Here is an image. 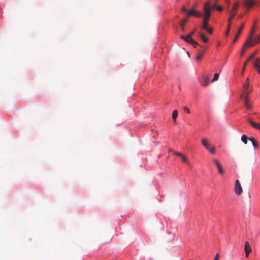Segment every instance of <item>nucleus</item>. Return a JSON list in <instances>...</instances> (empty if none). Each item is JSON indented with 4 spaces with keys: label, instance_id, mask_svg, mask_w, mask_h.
Returning <instances> with one entry per match:
<instances>
[{
    "label": "nucleus",
    "instance_id": "f257e3e1",
    "mask_svg": "<svg viewBox=\"0 0 260 260\" xmlns=\"http://www.w3.org/2000/svg\"><path fill=\"white\" fill-rule=\"evenodd\" d=\"M249 86V78H247L245 83L243 86L244 89L243 93L241 95V97L243 99V104L246 110H248L251 108V103L249 99V95L251 93V90L248 91L247 87Z\"/></svg>",
    "mask_w": 260,
    "mask_h": 260
},
{
    "label": "nucleus",
    "instance_id": "f03ea898",
    "mask_svg": "<svg viewBox=\"0 0 260 260\" xmlns=\"http://www.w3.org/2000/svg\"><path fill=\"white\" fill-rule=\"evenodd\" d=\"M238 7H239V3L238 2H236L234 4L233 7L230 10V17H229L228 20V23L232 24V20L237 14V11Z\"/></svg>",
    "mask_w": 260,
    "mask_h": 260
},
{
    "label": "nucleus",
    "instance_id": "7ed1b4c3",
    "mask_svg": "<svg viewBox=\"0 0 260 260\" xmlns=\"http://www.w3.org/2000/svg\"><path fill=\"white\" fill-rule=\"evenodd\" d=\"M211 6H210V3L208 1L206 2L204 4V17H209L210 16L211 14Z\"/></svg>",
    "mask_w": 260,
    "mask_h": 260
},
{
    "label": "nucleus",
    "instance_id": "20e7f679",
    "mask_svg": "<svg viewBox=\"0 0 260 260\" xmlns=\"http://www.w3.org/2000/svg\"><path fill=\"white\" fill-rule=\"evenodd\" d=\"M234 190L235 193L238 196L241 195L243 192L242 186L238 180H236L235 181Z\"/></svg>",
    "mask_w": 260,
    "mask_h": 260
},
{
    "label": "nucleus",
    "instance_id": "39448f33",
    "mask_svg": "<svg viewBox=\"0 0 260 260\" xmlns=\"http://www.w3.org/2000/svg\"><path fill=\"white\" fill-rule=\"evenodd\" d=\"M187 16L188 17L189 16H193L196 17H201L203 16V15L201 12L197 11L194 9H192L188 12Z\"/></svg>",
    "mask_w": 260,
    "mask_h": 260
},
{
    "label": "nucleus",
    "instance_id": "423d86ee",
    "mask_svg": "<svg viewBox=\"0 0 260 260\" xmlns=\"http://www.w3.org/2000/svg\"><path fill=\"white\" fill-rule=\"evenodd\" d=\"M256 2L254 0H245L244 2V5L249 9L252 7Z\"/></svg>",
    "mask_w": 260,
    "mask_h": 260
},
{
    "label": "nucleus",
    "instance_id": "0eeeda50",
    "mask_svg": "<svg viewBox=\"0 0 260 260\" xmlns=\"http://www.w3.org/2000/svg\"><path fill=\"white\" fill-rule=\"evenodd\" d=\"M244 250L245 252V256L246 257H248L250 253L251 252V247L248 242L245 243Z\"/></svg>",
    "mask_w": 260,
    "mask_h": 260
},
{
    "label": "nucleus",
    "instance_id": "6e6552de",
    "mask_svg": "<svg viewBox=\"0 0 260 260\" xmlns=\"http://www.w3.org/2000/svg\"><path fill=\"white\" fill-rule=\"evenodd\" d=\"M203 83L202 85L204 86H207L209 84V79L210 76L208 75H204L202 77Z\"/></svg>",
    "mask_w": 260,
    "mask_h": 260
},
{
    "label": "nucleus",
    "instance_id": "1a4fd4ad",
    "mask_svg": "<svg viewBox=\"0 0 260 260\" xmlns=\"http://www.w3.org/2000/svg\"><path fill=\"white\" fill-rule=\"evenodd\" d=\"M213 161L218 169L219 173L220 174H223V170L222 167L221 166L220 163L218 162V161L216 159H214Z\"/></svg>",
    "mask_w": 260,
    "mask_h": 260
},
{
    "label": "nucleus",
    "instance_id": "9d476101",
    "mask_svg": "<svg viewBox=\"0 0 260 260\" xmlns=\"http://www.w3.org/2000/svg\"><path fill=\"white\" fill-rule=\"evenodd\" d=\"M255 44V43H254V40H253L252 38H249L244 45H246V47L248 48L254 46Z\"/></svg>",
    "mask_w": 260,
    "mask_h": 260
},
{
    "label": "nucleus",
    "instance_id": "9b49d317",
    "mask_svg": "<svg viewBox=\"0 0 260 260\" xmlns=\"http://www.w3.org/2000/svg\"><path fill=\"white\" fill-rule=\"evenodd\" d=\"M253 64H254V66L257 72L259 73H260V59H259V58L256 59L253 62Z\"/></svg>",
    "mask_w": 260,
    "mask_h": 260
},
{
    "label": "nucleus",
    "instance_id": "f8f14e48",
    "mask_svg": "<svg viewBox=\"0 0 260 260\" xmlns=\"http://www.w3.org/2000/svg\"><path fill=\"white\" fill-rule=\"evenodd\" d=\"M248 121L249 122V123L251 124V125L257 129H258L259 126H260V123H256L255 122H254L253 120H252L250 118H248Z\"/></svg>",
    "mask_w": 260,
    "mask_h": 260
},
{
    "label": "nucleus",
    "instance_id": "ddd939ff",
    "mask_svg": "<svg viewBox=\"0 0 260 260\" xmlns=\"http://www.w3.org/2000/svg\"><path fill=\"white\" fill-rule=\"evenodd\" d=\"M248 121L249 122V123L251 124V125L257 129H258L259 126H260V123H256L255 122H254L253 120H252L250 118H248Z\"/></svg>",
    "mask_w": 260,
    "mask_h": 260
},
{
    "label": "nucleus",
    "instance_id": "4468645a",
    "mask_svg": "<svg viewBox=\"0 0 260 260\" xmlns=\"http://www.w3.org/2000/svg\"><path fill=\"white\" fill-rule=\"evenodd\" d=\"M243 27H244V24H243L241 27L239 28L237 33L236 34V36L233 40V43H235L237 40H238V39L239 38L243 29Z\"/></svg>",
    "mask_w": 260,
    "mask_h": 260
},
{
    "label": "nucleus",
    "instance_id": "2eb2a0df",
    "mask_svg": "<svg viewBox=\"0 0 260 260\" xmlns=\"http://www.w3.org/2000/svg\"><path fill=\"white\" fill-rule=\"evenodd\" d=\"M180 38L181 39L184 40L185 42L189 44H190L191 41L193 40L192 37H191L189 35H187L186 36L182 35Z\"/></svg>",
    "mask_w": 260,
    "mask_h": 260
},
{
    "label": "nucleus",
    "instance_id": "dca6fc26",
    "mask_svg": "<svg viewBox=\"0 0 260 260\" xmlns=\"http://www.w3.org/2000/svg\"><path fill=\"white\" fill-rule=\"evenodd\" d=\"M188 18V17L187 16L186 17L183 18L180 21V25L181 29L182 31L184 30V25H185V23H186V22L187 21Z\"/></svg>",
    "mask_w": 260,
    "mask_h": 260
},
{
    "label": "nucleus",
    "instance_id": "f3484780",
    "mask_svg": "<svg viewBox=\"0 0 260 260\" xmlns=\"http://www.w3.org/2000/svg\"><path fill=\"white\" fill-rule=\"evenodd\" d=\"M202 143L207 149H209L210 144L207 139L203 138L202 139Z\"/></svg>",
    "mask_w": 260,
    "mask_h": 260
},
{
    "label": "nucleus",
    "instance_id": "a211bd4d",
    "mask_svg": "<svg viewBox=\"0 0 260 260\" xmlns=\"http://www.w3.org/2000/svg\"><path fill=\"white\" fill-rule=\"evenodd\" d=\"M256 51L254 53H253L252 55H251L249 57V58L247 59V60L246 61V62H245V63L244 64L243 67L242 73L244 72L245 67L246 66V64H247V62H248V61H249L250 59H251L254 56V55L256 54Z\"/></svg>",
    "mask_w": 260,
    "mask_h": 260
},
{
    "label": "nucleus",
    "instance_id": "6ab92c4d",
    "mask_svg": "<svg viewBox=\"0 0 260 260\" xmlns=\"http://www.w3.org/2000/svg\"><path fill=\"white\" fill-rule=\"evenodd\" d=\"M203 23V28H207L208 22L209 19V17H204Z\"/></svg>",
    "mask_w": 260,
    "mask_h": 260
},
{
    "label": "nucleus",
    "instance_id": "aec40b11",
    "mask_svg": "<svg viewBox=\"0 0 260 260\" xmlns=\"http://www.w3.org/2000/svg\"><path fill=\"white\" fill-rule=\"evenodd\" d=\"M178 116V111L177 110H174L172 113V119L174 121H176V119Z\"/></svg>",
    "mask_w": 260,
    "mask_h": 260
},
{
    "label": "nucleus",
    "instance_id": "412c9836",
    "mask_svg": "<svg viewBox=\"0 0 260 260\" xmlns=\"http://www.w3.org/2000/svg\"><path fill=\"white\" fill-rule=\"evenodd\" d=\"M204 54V51H201L199 54L196 56V59L197 61H200Z\"/></svg>",
    "mask_w": 260,
    "mask_h": 260
},
{
    "label": "nucleus",
    "instance_id": "4be33fe9",
    "mask_svg": "<svg viewBox=\"0 0 260 260\" xmlns=\"http://www.w3.org/2000/svg\"><path fill=\"white\" fill-rule=\"evenodd\" d=\"M200 37L205 43H207L208 41V39L202 34L200 35Z\"/></svg>",
    "mask_w": 260,
    "mask_h": 260
},
{
    "label": "nucleus",
    "instance_id": "5701e85b",
    "mask_svg": "<svg viewBox=\"0 0 260 260\" xmlns=\"http://www.w3.org/2000/svg\"><path fill=\"white\" fill-rule=\"evenodd\" d=\"M241 141L245 144H246L247 143V136L245 135H243L241 137Z\"/></svg>",
    "mask_w": 260,
    "mask_h": 260
},
{
    "label": "nucleus",
    "instance_id": "b1692460",
    "mask_svg": "<svg viewBox=\"0 0 260 260\" xmlns=\"http://www.w3.org/2000/svg\"><path fill=\"white\" fill-rule=\"evenodd\" d=\"M254 28H255V25H253V27L251 29V31H250V33L249 38H253V35L254 34Z\"/></svg>",
    "mask_w": 260,
    "mask_h": 260
},
{
    "label": "nucleus",
    "instance_id": "393cba45",
    "mask_svg": "<svg viewBox=\"0 0 260 260\" xmlns=\"http://www.w3.org/2000/svg\"><path fill=\"white\" fill-rule=\"evenodd\" d=\"M181 158H182V161L184 162L187 164L189 166H190V164L188 161V159H187V157L185 155H183L181 156Z\"/></svg>",
    "mask_w": 260,
    "mask_h": 260
},
{
    "label": "nucleus",
    "instance_id": "a878e982",
    "mask_svg": "<svg viewBox=\"0 0 260 260\" xmlns=\"http://www.w3.org/2000/svg\"><path fill=\"white\" fill-rule=\"evenodd\" d=\"M231 23H228L226 30L225 31V35L228 36L229 35L231 29Z\"/></svg>",
    "mask_w": 260,
    "mask_h": 260
},
{
    "label": "nucleus",
    "instance_id": "bb28decb",
    "mask_svg": "<svg viewBox=\"0 0 260 260\" xmlns=\"http://www.w3.org/2000/svg\"><path fill=\"white\" fill-rule=\"evenodd\" d=\"M253 40L255 44H257L259 42H260V34L257 36L255 37Z\"/></svg>",
    "mask_w": 260,
    "mask_h": 260
},
{
    "label": "nucleus",
    "instance_id": "cd10ccee",
    "mask_svg": "<svg viewBox=\"0 0 260 260\" xmlns=\"http://www.w3.org/2000/svg\"><path fill=\"white\" fill-rule=\"evenodd\" d=\"M218 78H219V74L217 73L215 74L214 75V77H213V79L212 80L211 82H213L217 80Z\"/></svg>",
    "mask_w": 260,
    "mask_h": 260
},
{
    "label": "nucleus",
    "instance_id": "c85d7f7f",
    "mask_svg": "<svg viewBox=\"0 0 260 260\" xmlns=\"http://www.w3.org/2000/svg\"><path fill=\"white\" fill-rule=\"evenodd\" d=\"M246 45H243L242 48V49H241V54H240V55L242 56L243 55L246 49Z\"/></svg>",
    "mask_w": 260,
    "mask_h": 260
},
{
    "label": "nucleus",
    "instance_id": "c756f323",
    "mask_svg": "<svg viewBox=\"0 0 260 260\" xmlns=\"http://www.w3.org/2000/svg\"><path fill=\"white\" fill-rule=\"evenodd\" d=\"M190 44H191L194 48H196L197 46L199 45L198 43L196 41H194L193 40H192L191 41Z\"/></svg>",
    "mask_w": 260,
    "mask_h": 260
},
{
    "label": "nucleus",
    "instance_id": "7c9ffc66",
    "mask_svg": "<svg viewBox=\"0 0 260 260\" xmlns=\"http://www.w3.org/2000/svg\"><path fill=\"white\" fill-rule=\"evenodd\" d=\"M211 153L215 154V148L214 147L212 148H210L209 149H207Z\"/></svg>",
    "mask_w": 260,
    "mask_h": 260
},
{
    "label": "nucleus",
    "instance_id": "2f4dec72",
    "mask_svg": "<svg viewBox=\"0 0 260 260\" xmlns=\"http://www.w3.org/2000/svg\"><path fill=\"white\" fill-rule=\"evenodd\" d=\"M252 146L255 149H257L259 147V143L257 141H256L255 143L252 144Z\"/></svg>",
    "mask_w": 260,
    "mask_h": 260
},
{
    "label": "nucleus",
    "instance_id": "473e14b6",
    "mask_svg": "<svg viewBox=\"0 0 260 260\" xmlns=\"http://www.w3.org/2000/svg\"><path fill=\"white\" fill-rule=\"evenodd\" d=\"M248 140L251 141L252 144H253L254 143H255L257 141L255 140V139L253 137H250L248 138Z\"/></svg>",
    "mask_w": 260,
    "mask_h": 260
},
{
    "label": "nucleus",
    "instance_id": "72a5a7b5",
    "mask_svg": "<svg viewBox=\"0 0 260 260\" xmlns=\"http://www.w3.org/2000/svg\"><path fill=\"white\" fill-rule=\"evenodd\" d=\"M248 140L251 141L252 144H253L254 143H255L257 141L255 140V139L253 137H250L248 138Z\"/></svg>",
    "mask_w": 260,
    "mask_h": 260
},
{
    "label": "nucleus",
    "instance_id": "f704fd0d",
    "mask_svg": "<svg viewBox=\"0 0 260 260\" xmlns=\"http://www.w3.org/2000/svg\"><path fill=\"white\" fill-rule=\"evenodd\" d=\"M183 110L185 112H186L187 113H190V110L187 107H184L183 108Z\"/></svg>",
    "mask_w": 260,
    "mask_h": 260
},
{
    "label": "nucleus",
    "instance_id": "c9c22d12",
    "mask_svg": "<svg viewBox=\"0 0 260 260\" xmlns=\"http://www.w3.org/2000/svg\"><path fill=\"white\" fill-rule=\"evenodd\" d=\"M204 29H206L209 34H212L213 32L212 29L211 28H209L208 26H207V28H204Z\"/></svg>",
    "mask_w": 260,
    "mask_h": 260
},
{
    "label": "nucleus",
    "instance_id": "e433bc0d",
    "mask_svg": "<svg viewBox=\"0 0 260 260\" xmlns=\"http://www.w3.org/2000/svg\"><path fill=\"white\" fill-rule=\"evenodd\" d=\"M174 154L175 155H176L177 156H181V157L183 155V154L182 153H181L180 152H176V151L174 152Z\"/></svg>",
    "mask_w": 260,
    "mask_h": 260
},
{
    "label": "nucleus",
    "instance_id": "4c0bfd02",
    "mask_svg": "<svg viewBox=\"0 0 260 260\" xmlns=\"http://www.w3.org/2000/svg\"><path fill=\"white\" fill-rule=\"evenodd\" d=\"M219 254L217 253L215 255V256L213 260H219Z\"/></svg>",
    "mask_w": 260,
    "mask_h": 260
},
{
    "label": "nucleus",
    "instance_id": "58836bf2",
    "mask_svg": "<svg viewBox=\"0 0 260 260\" xmlns=\"http://www.w3.org/2000/svg\"><path fill=\"white\" fill-rule=\"evenodd\" d=\"M196 31V29H193L192 31H191L188 35L192 37V35L194 34Z\"/></svg>",
    "mask_w": 260,
    "mask_h": 260
},
{
    "label": "nucleus",
    "instance_id": "ea45409f",
    "mask_svg": "<svg viewBox=\"0 0 260 260\" xmlns=\"http://www.w3.org/2000/svg\"><path fill=\"white\" fill-rule=\"evenodd\" d=\"M219 11H221L223 10V8L221 6H217L216 8Z\"/></svg>",
    "mask_w": 260,
    "mask_h": 260
},
{
    "label": "nucleus",
    "instance_id": "a19ab883",
    "mask_svg": "<svg viewBox=\"0 0 260 260\" xmlns=\"http://www.w3.org/2000/svg\"><path fill=\"white\" fill-rule=\"evenodd\" d=\"M181 10H182V12H186V11H187V10H186V9L185 6H182V7Z\"/></svg>",
    "mask_w": 260,
    "mask_h": 260
},
{
    "label": "nucleus",
    "instance_id": "79ce46f5",
    "mask_svg": "<svg viewBox=\"0 0 260 260\" xmlns=\"http://www.w3.org/2000/svg\"><path fill=\"white\" fill-rule=\"evenodd\" d=\"M217 5L216 4L213 5L212 6H211V10L213 9H216L217 8Z\"/></svg>",
    "mask_w": 260,
    "mask_h": 260
},
{
    "label": "nucleus",
    "instance_id": "37998d69",
    "mask_svg": "<svg viewBox=\"0 0 260 260\" xmlns=\"http://www.w3.org/2000/svg\"><path fill=\"white\" fill-rule=\"evenodd\" d=\"M249 86L246 88H247V90L248 91H250V90H251V91H252V89H249Z\"/></svg>",
    "mask_w": 260,
    "mask_h": 260
},
{
    "label": "nucleus",
    "instance_id": "c03bdc74",
    "mask_svg": "<svg viewBox=\"0 0 260 260\" xmlns=\"http://www.w3.org/2000/svg\"><path fill=\"white\" fill-rule=\"evenodd\" d=\"M189 260H191V259H189Z\"/></svg>",
    "mask_w": 260,
    "mask_h": 260
}]
</instances>
